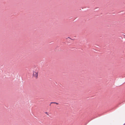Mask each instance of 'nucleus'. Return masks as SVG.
I'll list each match as a JSON object with an SVG mask.
<instances>
[{
  "label": "nucleus",
  "mask_w": 125,
  "mask_h": 125,
  "mask_svg": "<svg viewBox=\"0 0 125 125\" xmlns=\"http://www.w3.org/2000/svg\"><path fill=\"white\" fill-rule=\"evenodd\" d=\"M38 76V72H34L33 73V76L37 78Z\"/></svg>",
  "instance_id": "f257e3e1"
},
{
  "label": "nucleus",
  "mask_w": 125,
  "mask_h": 125,
  "mask_svg": "<svg viewBox=\"0 0 125 125\" xmlns=\"http://www.w3.org/2000/svg\"><path fill=\"white\" fill-rule=\"evenodd\" d=\"M52 103L55 104H58V103H56V102H51V104H52Z\"/></svg>",
  "instance_id": "f03ea898"
},
{
  "label": "nucleus",
  "mask_w": 125,
  "mask_h": 125,
  "mask_svg": "<svg viewBox=\"0 0 125 125\" xmlns=\"http://www.w3.org/2000/svg\"><path fill=\"white\" fill-rule=\"evenodd\" d=\"M46 114H47V112H46L45 113Z\"/></svg>",
  "instance_id": "7ed1b4c3"
},
{
  "label": "nucleus",
  "mask_w": 125,
  "mask_h": 125,
  "mask_svg": "<svg viewBox=\"0 0 125 125\" xmlns=\"http://www.w3.org/2000/svg\"><path fill=\"white\" fill-rule=\"evenodd\" d=\"M50 105H51V104H50Z\"/></svg>",
  "instance_id": "20e7f679"
},
{
  "label": "nucleus",
  "mask_w": 125,
  "mask_h": 125,
  "mask_svg": "<svg viewBox=\"0 0 125 125\" xmlns=\"http://www.w3.org/2000/svg\"><path fill=\"white\" fill-rule=\"evenodd\" d=\"M48 115H49L48 114H47Z\"/></svg>",
  "instance_id": "39448f33"
}]
</instances>
